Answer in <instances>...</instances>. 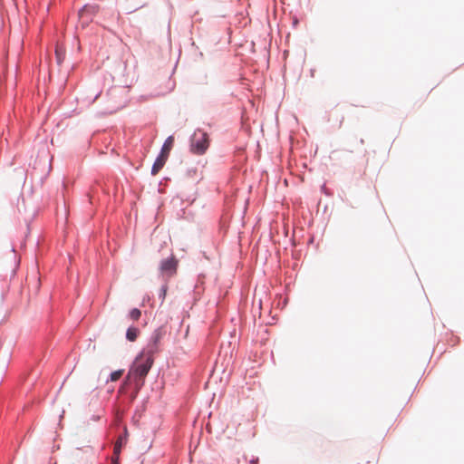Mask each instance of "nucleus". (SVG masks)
I'll return each mask as SVG.
<instances>
[{"label":"nucleus","mask_w":464,"mask_h":464,"mask_svg":"<svg viewBox=\"0 0 464 464\" xmlns=\"http://www.w3.org/2000/svg\"><path fill=\"white\" fill-rule=\"evenodd\" d=\"M140 334V330L139 328L137 327H134V326H130L127 329V332H126V338L130 341V342H134L137 340L138 336Z\"/></svg>","instance_id":"nucleus-6"},{"label":"nucleus","mask_w":464,"mask_h":464,"mask_svg":"<svg viewBox=\"0 0 464 464\" xmlns=\"http://www.w3.org/2000/svg\"><path fill=\"white\" fill-rule=\"evenodd\" d=\"M178 260L171 256L170 257L164 259L160 263V272L163 276H172L177 272Z\"/></svg>","instance_id":"nucleus-4"},{"label":"nucleus","mask_w":464,"mask_h":464,"mask_svg":"<svg viewBox=\"0 0 464 464\" xmlns=\"http://www.w3.org/2000/svg\"><path fill=\"white\" fill-rule=\"evenodd\" d=\"M123 370H117V371H114L111 373L110 375V380L111 382H116L118 381L123 374Z\"/></svg>","instance_id":"nucleus-8"},{"label":"nucleus","mask_w":464,"mask_h":464,"mask_svg":"<svg viewBox=\"0 0 464 464\" xmlns=\"http://www.w3.org/2000/svg\"><path fill=\"white\" fill-rule=\"evenodd\" d=\"M153 342H154V344L157 345L158 342L160 341V332H156L153 335Z\"/></svg>","instance_id":"nucleus-10"},{"label":"nucleus","mask_w":464,"mask_h":464,"mask_svg":"<svg viewBox=\"0 0 464 464\" xmlns=\"http://www.w3.org/2000/svg\"><path fill=\"white\" fill-rule=\"evenodd\" d=\"M208 148V138L206 132L198 130L194 133L191 141V150L197 154H203Z\"/></svg>","instance_id":"nucleus-3"},{"label":"nucleus","mask_w":464,"mask_h":464,"mask_svg":"<svg viewBox=\"0 0 464 464\" xmlns=\"http://www.w3.org/2000/svg\"><path fill=\"white\" fill-rule=\"evenodd\" d=\"M129 316H130V318L131 320H133V321H138V320L140 318V316H141V312H140V309H138V308H133V309L130 312Z\"/></svg>","instance_id":"nucleus-7"},{"label":"nucleus","mask_w":464,"mask_h":464,"mask_svg":"<svg viewBox=\"0 0 464 464\" xmlns=\"http://www.w3.org/2000/svg\"><path fill=\"white\" fill-rule=\"evenodd\" d=\"M257 461H258L257 459H256V460H251V464H257Z\"/></svg>","instance_id":"nucleus-11"},{"label":"nucleus","mask_w":464,"mask_h":464,"mask_svg":"<svg viewBox=\"0 0 464 464\" xmlns=\"http://www.w3.org/2000/svg\"><path fill=\"white\" fill-rule=\"evenodd\" d=\"M173 143H174V137L173 136H169L167 138V140H165L163 146H162V149H161V151H160V154L159 155V157L156 159L153 166H152V169H151V174L152 175H156L159 173V171L163 168V166L165 165L167 160H168V157L169 155V152L173 147Z\"/></svg>","instance_id":"nucleus-2"},{"label":"nucleus","mask_w":464,"mask_h":464,"mask_svg":"<svg viewBox=\"0 0 464 464\" xmlns=\"http://www.w3.org/2000/svg\"><path fill=\"white\" fill-rule=\"evenodd\" d=\"M115 464H117V463H115Z\"/></svg>","instance_id":"nucleus-12"},{"label":"nucleus","mask_w":464,"mask_h":464,"mask_svg":"<svg viewBox=\"0 0 464 464\" xmlns=\"http://www.w3.org/2000/svg\"><path fill=\"white\" fill-rule=\"evenodd\" d=\"M55 54H56L58 63H62V61L63 59V53L58 48L55 51Z\"/></svg>","instance_id":"nucleus-9"},{"label":"nucleus","mask_w":464,"mask_h":464,"mask_svg":"<svg viewBox=\"0 0 464 464\" xmlns=\"http://www.w3.org/2000/svg\"><path fill=\"white\" fill-rule=\"evenodd\" d=\"M152 352H143L133 362L128 377L131 378L138 387L144 383V378L147 376L153 364Z\"/></svg>","instance_id":"nucleus-1"},{"label":"nucleus","mask_w":464,"mask_h":464,"mask_svg":"<svg viewBox=\"0 0 464 464\" xmlns=\"http://www.w3.org/2000/svg\"><path fill=\"white\" fill-rule=\"evenodd\" d=\"M98 5H85L79 11V17L83 23H87L98 12Z\"/></svg>","instance_id":"nucleus-5"}]
</instances>
